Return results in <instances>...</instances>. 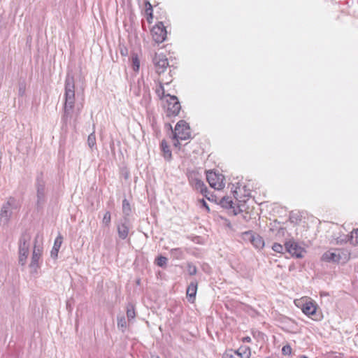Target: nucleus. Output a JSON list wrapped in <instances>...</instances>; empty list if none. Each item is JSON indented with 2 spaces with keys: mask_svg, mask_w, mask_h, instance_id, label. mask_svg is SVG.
Listing matches in <instances>:
<instances>
[{
  "mask_svg": "<svg viewBox=\"0 0 358 358\" xmlns=\"http://www.w3.org/2000/svg\"><path fill=\"white\" fill-rule=\"evenodd\" d=\"M169 97L167 102V115L169 116L177 115L181 108L180 103L176 96L166 95Z\"/></svg>",
  "mask_w": 358,
  "mask_h": 358,
  "instance_id": "10",
  "label": "nucleus"
},
{
  "mask_svg": "<svg viewBox=\"0 0 358 358\" xmlns=\"http://www.w3.org/2000/svg\"><path fill=\"white\" fill-rule=\"evenodd\" d=\"M272 249L276 252L282 253L284 248L281 244L275 243L273 245Z\"/></svg>",
  "mask_w": 358,
  "mask_h": 358,
  "instance_id": "35",
  "label": "nucleus"
},
{
  "mask_svg": "<svg viewBox=\"0 0 358 358\" xmlns=\"http://www.w3.org/2000/svg\"><path fill=\"white\" fill-rule=\"evenodd\" d=\"M317 305L313 301L310 300L306 301L302 305L301 310L305 315L309 317H313V320H320L321 319V317L320 315L317 314Z\"/></svg>",
  "mask_w": 358,
  "mask_h": 358,
  "instance_id": "12",
  "label": "nucleus"
},
{
  "mask_svg": "<svg viewBox=\"0 0 358 358\" xmlns=\"http://www.w3.org/2000/svg\"><path fill=\"white\" fill-rule=\"evenodd\" d=\"M242 341L243 342L250 343V342H251V338L250 336H245V337L243 338Z\"/></svg>",
  "mask_w": 358,
  "mask_h": 358,
  "instance_id": "39",
  "label": "nucleus"
},
{
  "mask_svg": "<svg viewBox=\"0 0 358 358\" xmlns=\"http://www.w3.org/2000/svg\"><path fill=\"white\" fill-rule=\"evenodd\" d=\"M59 250H55V248H52L51 250V257L53 258H56L57 257Z\"/></svg>",
  "mask_w": 358,
  "mask_h": 358,
  "instance_id": "38",
  "label": "nucleus"
},
{
  "mask_svg": "<svg viewBox=\"0 0 358 358\" xmlns=\"http://www.w3.org/2000/svg\"><path fill=\"white\" fill-rule=\"evenodd\" d=\"M170 254L171 257L176 259H183L185 256L183 250L180 248L171 249Z\"/></svg>",
  "mask_w": 358,
  "mask_h": 358,
  "instance_id": "22",
  "label": "nucleus"
},
{
  "mask_svg": "<svg viewBox=\"0 0 358 358\" xmlns=\"http://www.w3.org/2000/svg\"><path fill=\"white\" fill-rule=\"evenodd\" d=\"M18 208L19 203L17 200L13 197H10L7 202L2 206L0 212V221L4 224L8 223L11 217L13 210H17Z\"/></svg>",
  "mask_w": 358,
  "mask_h": 358,
  "instance_id": "3",
  "label": "nucleus"
},
{
  "mask_svg": "<svg viewBox=\"0 0 358 358\" xmlns=\"http://www.w3.org/2000/svg\"><path fill=\"white\" fill-rule=\"evenodd\" d=\"M341 259L340 250H331L325 252L322 256V260L327 262L338 263Z\"/></svg>",
  "mask_w": 358,
  "mask_h": 358,
  "instance_id": "15",
  "label": "nucleus"
},
{
  "mask_svg": "<svg viewBox=\"0 0 358 358\" xmlns=\"http://www.w3.org/2000/svg\"><path fill=\"white\" fill-rule=\"evenodd\" d=\"M336 243L337 244L342 245L343 243H345L347 242H350V238L349 234H343L340 235L339 236H337L336 238Z\"/></svg>",
  "mask_w": 358,
  "mask_h": 358,
  "instance_id": "25",
  "label": "nucleus"
},
{
  "mask_svg": "<svg viewBox=\"0 0 358 358\" xmlns=\"http://www.w3.org/2000/svg\"><path fill=\"white\" fill-rule=\"evenodd\" d=\"M117 327L121 329L122 331H124L127 328V321L124 317L117 318Z\"/></svg>",
  "mask_w": 358,
  "mask_h": 358,
  "instance_id": "30",
  "label": "nucleus"
},
{
  "mask_svg": "<svg viewBox=\"0 0 358 358\" xmlns=\"http://www.w3.org/2000/svg\"><path fill=\"white\" fill-rule=\"evenodd\" d=\"M87 145L92 150L96 149V141L94 131L88 136Z\"/></svg>",
  "mask_w": 358,
  "mask_h": 358,
  "instance_id": "23",
  "label": "nucleus"
},
{
  "mask_svg": "<svg viewBox=\"0 0 358 358\" xmlns=\"http://www.w3.org/2000/svg\"><path fill=\"white\" fill-rule=\"evenodd\" d=\"M197 282L192 281L190 282L187 289V296L189 298V301L193 302L195 299L196 291H197Z\"/></svg>",
  "mask_w": 358,
  "mask_h": 358,
  "instance_id": "18",
  "label": "nucleus"
},
{
  "mask_svg": "<svg viewBox=\"0 0 358 358\" xmlns=\"http://www.w3.org/2000/svg\"><path fill=\"white\" fill-rule=\"evenodd\" d=\"M136 316L134 307L131 304H129L127 309V317L128 318V320L130 321L131 320L134 319Z\"/></svg>",
  "mask_w": 358,
  "mask_h": 358,
  "instance_id": "27",
  "label": "nucleus"
},
{
  "mask_svg": "<svg viewBox=\"0 0 358 358\" xmlns=\"http://www.w3.org/2000/svg\"><path fill=\"white\" fill-rule=\"evenodd\" d=\"M176 141L174 142L173 145H174L175 147H178L180 145V143H179V140L180 139H176Z\"/></svg>",
  "mask_w": 358,
  "mask_h": 358,
  "instance_id": "40",
  "label": "nucleus"
},
{
  "mask_svg": "<svg viewBox=\"0 0 358 358\" xmlns=\"http://www.w3.org/2000/svg\"><path fill=\"white\" fill-rule=\"evenodd\" d=\"M63 238L61 235H59L55 240L53 248H55V250H59V248H61Z\"/></svg>",
  "mask_w": 358,
  "mask_h": 358,
  "instance_id": "33",
  "label": "nucleus"
},
{
  "mask_svg": "<svg viewBox=\"0 0 358 358\" xmlns=\"http://www.w3.org/2000/svg\"><path fill=\"white\" fill-rule=\"evenodd\" d=\"M282 353L284 355H289L292 353V348L289 345H287L282 347Z\"/></svg>",
  "mask_w": 358,
  "mask_h": 358,
  "instance_id": "36",
  "label": "nucleus"
},
{
  "mask_svg": "<svg viewBox=\"0 0 358 358\" xmlns=\"http://www.w3.org/2000/svg\"><path fill=\"white\" fill-rule=\"evenodd\" d=\"M189 182L190 185L196 191L207 196L208 189L204 182L199 177L196 173H191L188 176Z\"/></svg>",
  "mask_w": 358,
  "mask_h": 358,
  "instance_id": "7",
  "label": "nucleus"
},
{
  "mask_svg": "<svg viewBox=\"0 0 358 358\" xmlns=\"http://www.w3.org/2000/svg\"><path fill=\"white\" fill-rule=\"evenodd\" d=\"M159 85L156 88L155 92L160 99H162L165 96V91H164V88L163 86L164 83H163L162 80H159Z\"/></svg>",
  "mask_w": 358,
  "mask_h": 358,
  "instance_id": "28",
  "label": "nucleus"
},
{
  "mask_svg": "<svg viewBox=\"0 0 358 358\" xmlns=\"http://www.w3.org/2000/svg\"><path fill=\"white\" fill-rule=\"evenodd\" d=\"M285 250L287 252L290 253L292 256L297 258H301L303 256L305 252L303 248H301L294 241L289 240L285 244Z\"/></svg>",
  "mask_w": 358,
  "mask_h": 358,
  "instance_id": "13",
  "label": "nucleus"
},
{
  "mask_svg": "<svg viewBox=\"0 0 358 358\" xmlns=\"http://www.w3.org/2000/svg\"><path fill=\"white\" fill-rule=\"evenodd\" d=\"M121 54H122V55H124V51H122H122H121Z\"/></svg>",
  "mask_w": 358,
  "mask_h": 358,
  "instance_id": "41",
  "label": "nucleus"
},
{
  "mask_svg": "<svg viewBox=\"0 0 358 358\" xmlns=\"http://www.w3.org/2000/svg\"><path fill=\"white\" fill-rule=\"evenodd\" d=\"M199 202L201 203V206L205 208L207 212L210 211V208L204 199H200Z\"/></svg>",
  "mask_w": 358,
  "mask_h": 358,
  "instance_id": "37",
  "label": "nucleus"
},
{
  "mask_svg": "<svg viewBox=\"0 0 358 358\" xmlns=\"http://www.w3.org/2000/svg\"><path fill=\"white\" fill-rule=\"evenodd\" d=\"M234 196L238 201L237 208H236L234 206V203L231 199L229 196L223 197L220 200V205L225 208H231L233 209V212L234 215H237L238 213L243 212L245 210V204L242 203V202L245 203V199H241V197L238 196L237 191L234 192Z\"/></svg>",
  "mask_w": 358,
  "mask_h": 358,
  "instance_id": "4",
  "label": "nucleus"
},
{
  "mask_svg": "<svg viewBox=\"0 0 358 358\" xmlns=\"http://www.w3.org/2000/svg\"><path fill=\"white\" fill-rule=\"evenodd\" d=\"M151 34L153 40L157 43H161L165 41L167 32L164 24L159 22L152 27Z\"/></svg>",
  "mask_w": 358,
  "mask_h": 358,
  "instance_id": "8",
  "label": "nucleus"
},
{
  "mask_svg": "<svg viewBox=\"0 0 358 358\" xmlns=\"http://www.w3.org/2000/svg\"><path fill=\"white\" fill-rule=\"evenodd\" d=\"M36 188L37 193V206L39 207L45 202V182L43 179L42 175L36 178Z\"/></svg>",
  "mask_w": 358,
  "mask_h": 358,
  "instance_id": "11",
  "label": "nucleus"
},
{
  "mask_svg": "<svg viewBox=\"0 0 358 358\" xmlns=\"http://www.w3.org/2000/svg\"><path fill=\"white\" fill-rule=\"evenodd\" d=\"M75 106V80L73 75L68 73L64 84V104L62 120L64 124L71 120Z\"/></svg>",
  "mask_w": 358,
  "mask_h": 358,
  "instance_id": "1",
  "label": "nucleus"
},
{
  "mask_svg": "<svg viewBox=\"0 0 358 358\" xmlns=\"http://www.w3.org/2000/svg\"><path fill=\"white\" fill-rule=\"evenodd\" d=\"M167 258L164 256H159L156 259V264L157 266L160 267H164L166 266L167 264Z\"/></svg>",
  "mask_w": 358,
  "mask_h": 358,
  "instance_id": "32",
  "label": "nucleus"
},
{
  "mask_svg": "<svg viewBox=\"0 0 358 358\" xmlns=\"http://www.w3.org/2000/svg\"><path fill=\"white\" fill-rule=\"evenodd\" d=\"M160 147L164 158L166 161H170L172 158V153L166 140L164 139L162 141Z\"/></svg>",
  "mask_w": 358,
  "mask_h": 358,
  "instance_id": "19",
  "label": "nucleus"
},
{
  "mask_svg": "<svg viewBox=\"0 0 358 358\" xmlns=\"http://www.w3.org/2000/svg\"><path fill=\"white\" fill-rule=\"evenodd\" d=\"M152 358H159V357H152Z\"/></svg>",
  "mask_w": 358,
  "mask_h": 358,
  "instance_id": "42",
  "label": "nucleus"
},
{
  "mask_svg": "<svg viewBox=\"0 0 358 358\" xmlns=\"http://www.w3.org/2000/svg\"><path fill=\"white\" fill-rule=\"evenodd\" d=\"M266 358H270V357H266Z\"/></svg>",
  "mask_w": 358,
  "mask_h": 358,
  "instance_id": "43",
  "label": "nucleus"
},
{
  "mask_svg": "<svg viewBox=\"0 0 358 358\" xmlns=\"http://www.w3.org/2000/svg\"><path fill=\"white\" fill-rule=\"evenodd\" d=\"M234 353H236L238 358H250L251 350L248 346H241L238 350H234Z\"/></svg>",
  "mask_w": 358,
  "mask_h": 358,
  "instance_id": "20",
  "label": "nucleus"
},
{
  "mask_svg": "<svg viewBox=\"0 0 358 358\" xmlns=\"http://www.w3.org/2000/svg\"><path fill=\"white\" fill-rule=\"evenodd\" d=\"M206 179L210 186L215 189L220 190L224 187V177L222 174L214 171H207Z\"/></svg>",
  "mask_w": 358,
  "mask_h": 358,
  "instance_id": "5",
  "label": "nucleus"
},
{
  "mask_svg": "<svg viewBox=\"0 0 358 358\" xmlns=\"http://www.w3.org/2000/svg\"><path fill=\"white\" fill-rule=\"evenodd\" d=\"M131 66L134 71H138L140 68V61L137 54H133L131 56Z\"/></svg>",
  "mask_w": 358,
  "mask_h": 358,
  "instance_id": "24",
  "label": "nucleus"
},
{
  "mask_svg": "<svg viewBox=\"0 0 358 358\" xmlns=\"http://www.w3.org/2000/svg\"><path fill=\"white\" fill-rule=\"evenodd\" d=\"M42 254V250L39 247H36V245L34 248L31 261L29 264V267L31 270V272H36L37 269L39 268V259L41 258Z\"/></svg>",
  "mask_w": 358,
  "mask_h": 358,
  "instance_id": "16",
  "label": "nucleus"
},
{
  "mask_svg": "<svg viewBox=\"0 0 358 358\" xmlns=\"http://www.w3.org/2000/svg\"><path fill=\"white\" fill-rule=\"evenodd\" d=\"M187 271L189 275H194L196 274L197 268L193 264L187 263Z\"/></svg>",
  "mask_w": 358,
  "mask_h": 358,
  "instance_id": "34",
  "label": "nucleus"
},
{
  "mask_svg": "<svg viewBox=\"0 0 358 358\" xmlns=\"http://www.w3.org/2000/svg\"><path fill=\"white\" fill-rule=\"evenodd\" d=\"M131 207L127 199L122 201V212L125 216H129L131 213Z\"/></svg>",
  "mask_w": 358,
  "mask_h": 358,
  "instance_id": "26",
  "label": "nucleus"
},
{
  "mask_svg": "<svg viewBox=\"0 0 358 358\" xmlns=\"http://www.w3.org/2000/svg\"><path fill=\"white\" fill-rule=\"evenodd\" d=\"M111 222V215L109 211H106L103 215L102 219V224L107 227H109Z\"/></svg>",
  "mask_w": 358,
  "mask_h": 358,
  "instance_id": "29",
  "label": "nucleus"
},
{
  "mask_svg": "<svg viewBox=\"0 0 358 358\" xmlns=\"http://www.w3.org/2000/svg\"><path fill=\"white\" fill-rule=\"evenodd\" d=\"M350 238L351 244L353 245H358V229L351 233Z\"/></svg>",
  "mask_w": 358,
  "mask_h": 358,
  "instance_id": "31",
  "label": "nucleus"
},
{
  "mask_svg": "<svg viewBox=\"0 0 358 358\" xmlns=\"http://www.w3.org/2000/svg\"><path fill=\"white\" fill-rule=\"evenodd\" d=\"M152 62L155 66V71L159 75L164 73L169 66L168 59L163 54L155 53Z\"/></svg>",
  "mask_w": 358,
  "mask_h": 358,
  "instance_id": "9",
  "label": "nucleus"
},
{
  "mask_svg": "<svg viewBox=\"0 0 358 358\" xmlns=\"http://www.w3.org/2000/svg\"><path fill=\"white\" fill-rule=\"evenodd\" d=\"M243 238L245 241H250L257 249L262 248L264 245L263 238L252 231H249L243 233Z\"/></svg>",
  "mask_w": 358,
  "mask_h": 358,
  "instance_id": "14",
  "label": "nucleus"
},
{
  "mask_svg": "<svg viewBox=\"0 0 358 358\" xmlns=\"http://www.w3.org/2000/svg\"><path fill=\"white\" fill-rule=\"evenodd\" d=\"M31 235L29 233L22 234L19 241V264L24 266L29 252Z\"/></svg>",
  "mask_w": 358,
  "mask_h": 358,
  "instance_id": "2",
  "label": "nucleus"
},
{
  "mask_svg": "<svg viewBox=\"0 0 358 358\" xmlns=\"http://www.w3.org/2000/svg\"><path fill=\"white\" fill-rule=\"evenodd\" d=\"M190 129L187 122L180 120L175 127L174 139L187 140L190 137Z\"/></svg>",
  "mask_w": 358,
  "mask_h": 358,
  "instance_id": "6",
  "label": "nucleus"
},
{
  "mask_svg": "<svg viewBox=\"0 0 358 358\" xmlns=\"http://www.w3.org/2000/svg\"><path fill=\"white\" fill-rule=\"evenodd\" d=\"M129 222L127 217H124L120 224H117V230L118 236L120 239L124 240L127 238L129 232Z\"/></svg>",
  "mask_w": 358,
  "mask_h": 358,
  "instance_id": "17",
  "label": "nucleus"
},
{
  "mask_svg": "<svg viewBox=\"0 0 358 358\" xmlns=\"http://www.w3.org/2000/svg\"><path fill=\"white\" fill-rule=\"evenodd\" d=\"M145 5V13L147 15V21L148 23H152L153 19V13H152V6L150 3L149 1L146 0L144 1Z\"/></svg>",
  "mask_w": 358,
  "mask_h": 358,
  "instance_id": "21",
  "label": "nucleus"
}]
</instances>
